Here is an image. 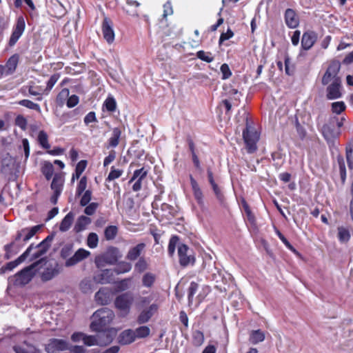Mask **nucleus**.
<instances>
[{
  "label": "nucleus",
  "instance_id": "obj_1",
  "mask_svg": "<svg viewBox=\"0 0 353 353\" xmlns=\"http://www.w3.org/2000/svg\"><path fill=\"white\" fill-rule=\"evenodd\" d=\"M41 228V225H37L32 228H23L18 231L14 240L4 246L6 258L8 259L12 255L16 254L39 232Z\"/></svg>",
  "mask_w": 353,
  "mask_h": 353
},
{
  "label": "nucleus",
  "instance_id": "obj_2",
  "mask_svg": "<svg viewBox=\"0 0 353 353\" xmlns=\"http://www.w3.org/2000/svg\"><path fill=\"white\" fill-rule=\"evenodd\" d=\"M73 251L72 244H66L61 250L60 256L65 259V267L74 266L90 255V252L83 248H79L72 255Z\"/></svg>",
  "mask_w": 353,
  "mask_h": 353
},
{
  "label": "nucleus",
  "instance_id": "obj_3",
  "mask_svg": "<svg viewBox=\"0 0 353 353\" xmlns=\"http://www.w3.org/2000/svg\"><path fill=\"white\" fill-rule=\"evenodd\" d=\"M114 318V312L107 307L97 310L92 315L90 329L94 332H101L109 325Z\"/></svg>",
  "mask_w": 353,
  "mask_h": 353
},
{
  "label": "nucleus",
  "instance_id": "obj_4",
  "mask_svg": "<svg viewBox=\"0 0 353 353\" xmlns=\"http://www.w3.org/2000/svg\"><path fill=\"white\" fill-rule=\"evenodd\" d=\"M341 63L337 60H332L322 77L321 83L323 85L330 83L342 81L339 76Z\"/></svg>",
  "mask_w": 353,
  "mask_h": 353
},
{
  "label": "nucleus",
  "instance_id": "obj_5",
  "mask_svg": "<svg viewBox=\"0 0 353 353\" xmlns=\"http://www.w3.org/2000/svg\"><path fill=\"white\" fill-rule=\"evenodd\" d=\"M243 138L248 152L253 153L257 150L256 143L259 140V134L246 121V128L243 131Z\"/></svg>",
  "mask_w": 353,
  "mask_h": 353
},
{
  "label": "nucleus",
  "instance_id": "obj_6",
  "mask_svg": "<svg viewBox=\"0 0 353 353\" xmlns=\"http://www.w3.org/2000/svg\"><path fill=\"white\" fill-rule=\"evenodd\" d=\"M134 296L130 292L123 293L118 296L114 301L115 307L121 312L122 316L128 315L130 312Z\"/></svg>",
  "mask_w": 353,
  "mask_h": 353
},
{
  "label": "nucleus",
  "instance_id": "obj_7",
  "mask_svg": "<svg viewBox=\"0 0 353 353\" xmlns=\"http://www.w3.org/2000/svg\"><path fill=\"white\" fill-rule=\"evenodd\" d=\"M119 252L117 248L111 247L101 256L96 257L95 263L98 268H102L105 264H114L115 263L119 256Z\"/></svg>",
  "mask_w": 353,
  "mask_h": 353
},
{
  "label": "nucleus",
  "instance_id": "obj_8",
  "mask_svg": "<svg viewBox=\"0 0 353 353\" xmlns=\"http://www.w3.org/2000/svg\"><path fill=\"white\" fill-rule=\"evenodd\" d=\"M38 263L39 262H35L18 272L15 275V283L21 285L28 283L34 275V269Z\"/></svg>",
  "mask_w": 353,
  "mask_h": 353
},
{
  "label": "nucleus",
  "instance_id": "obj_9",
  "mask_svg": "<svg viewBox=\"0 0 353 353\" xmlns=\"http://www.w3.org/2000/svg\"><path fill=\"white\" fill-rule=\"evenodd\" d=\"M26 27L25 20L22 16L17 19L16 25L14 27L12 33L10 38L9 44L10 46H14L24 32Z\"/></svg>",
  "mask_w": 353,
  "mask_h": 353
},
{
  "label": "nucleus",
  "instance_id": "obj_10",
  "mask_svg": "<svg viewBox=\"0 0 353 353\" xmlns=\"http://www.w3.org/2000/svg\"><path fill=\"white\" fill-rule=\"evenodd\" d=\"M326 98L328 100L339 99L342 97V81L327 83Z\"/></svg>",
  "mask_w": 353,
  "mask_h": 353
},
{
  "label": "nucleus",
  "instance_id": "obj_11",
  "mask_svg": "<svg viewBox=\"0 0 353 353\" xmlns=\"http://www.w3.org/2000/svg\"><path fill=\"white\" fill-rule=\"evenodd\" d=\"M114 271L112 269L102 270L96 272L93 279L96 283H110L114 280Z\"/></svg>",
  "mask_w": 353,
  "mask_h": 353
},
{
  "label": "nucleus",
  "instance_id": "obj_12",
  "mask_svg": "<svg viewBox=\"0 0 353 353\" xmlns=\"http://www.w3.org/2000/svg\"><path fill=\"white\" fill-rule=\"evenodd\" d=\"M68 349V343L63 339H52L46 346L48 353H56L58 351H63Z\"/></svg>",
  "mask_w": 353,
  "mask_h": 353
},
{
  "label": "nucleus",
  "instance_id": "obj_13",
  "mask_svg": "<svg viewBox=\"0 0 353 353\" xmlns=\"http://www.w3.org/2000/svg\"><path fill=\"white\" fill-rule=\"evenodd\" d=\"M159 305L156 303L151 304L149 307L141 310L137 317V323L139 324H144L148 323L152 316L157 312Z\"/></svg>",
  "mask_w": 353,
  "mask_h": 353
},
{
  "label": "nucleus",
  "instance_id": "obj_14",
  "mask_svg": "<svg viewBox=\"0 0 353 353\" xmlns=\"http://www.w3.org/2000/svg\"><path fill=\"white\" fill-rule=\"evenodd\" d=\"M32 248H33V244H31L27 248V250L21 256H19L16 260H14L13 261H10V262L8 263L5 266L2 267L0 269L1 273H3L7 270L11 271L14 268H15L17 266H18L20 263L23 262L26 259L28 256L29 255V254H30V251L32 250Z\"/></svg>",
  "mask_w": 353,
  "mask_h": 353
},
{
  "label": "nucleus",
  "instance_id": "obj_15",
  "mask_svg": "<svg viewBox=\"0 0 353 353\" xmlns=\"http://www.w3.org/2000/svg\"><path fill=\"white\" fill-rule=\"evenodd\" d=\"M102 32L103 38L108 43H112L114 40V32L112 28V24L108 17L103 19L102 23Z\"/></svg>",
  "mask_w": 353,
  "mask_h": 353
},
{
  "label": "nucleus",
  "instance_id": "obj_16",
  "mask_svg": "<svg viewBox=\"0 0 353 353\" xmlns=\"http://www.w3.org/2000/svg\"><path fill=\"white\" fill-rule=\"evenodd\" d=\"M317 40V34L312 30H307L303 34L301 47L305 50H310Z\"/></svg>",
  "mask_w": 353,
  "mask_h": 353
},
{
  "label": "nucleus",
  "instance_id": "obj_17",
  "mask_svg": "<svg viewBox=\"0 0 353 353\" xmlns=\"http://www.w3.org/2000/svg\"><path fill=\"white\" fill-rule=\"evenodd\" d=\"M284 19L286 26L289 28H296L299 25V18L296 13L295 10L291 8H288L284 14Z\"/></svg>",
  "mask_w": 353,
  "mask_h": 353
},
{
  "label": "nucleus",
  "instance_id": "obj_18",
  "mask_svg": "<svg viewBox=\"0 0 353 353\" xmlns=\"http://www.w3.org/2000/svg\"><path fill=\"white\" fill-rule=\"evenodd\" d=\"M188 247L185 244H181L178 247V254L179 263L182 266H186L193 263L194 259L190 255H188Z\"/></svg>",
  "mask_w": 353,
  "mask_h": 353
},
{
  "label": "nucleus",
  "instance_id": "obj_19",
  "mask_svg": "<svg viewBox=\"0 0 353 353\" xmlns=\"http://www.w3.org/2000/svg\"><path fill=\"white\" fill-rule=\"evenodd\" d=\"M145 246V243H141L132 248H130L126 254V259L130 261H134L137 259H139L141 254L143 252Z\"/></svg>",
  "mask_w": 353,
  "mask_h": 353
},
{
  "label": "nucleus",
  "instance_id": "obj_20",
  "mask_svg": "<svg viewBox=\"0 0 353 353\" xmlns=\"http://www.w3.org/2000/svg\"><path fill=\"white\" fill-rule=\"evenodd\" d=\"M111 292L108 288L100 289L94 296L95 301L99 305H107L110 301Z\"/></svg>",
  "mask_w": 353,
  "mask_h": 353
},
{
  "label": "nucleus",
  "instance_id": "obj_21",
  "mask_svg": "<svg viewBox=\"0 0 353 353\" xmlns=\"http://www.w3.org/2000/svg\"><path fill=\"white\" fill-rule=\"evenodd\" d=\"M64 175L65 174L63 172L54 174L50 185L54 192L61 193L65 181Z\"/></svg>",
  "mask_w": 353,
  "mask_h": 353
},
{
  "label": "nucleus",
  "instance_id": "obj_22",
  "mask_svg": "<svg viewBox=\"0 0 353 353\" xmlns=\"http://www.w3.org/2000/svg\"><path fill=\"white\" fill-rule=\"evenodd\" d=\"M136 340L133 330L128 329L123 331L119 336L118 341L121 345H129Z\"/></svg>",
  "mask_w": 353,
  "mask_h": 353
},
{
  "label": "nucleus",
  "instance_id": "obj_23",
  "mask_svg": "<svg viewBox=\"0 0 353 353\" xmlns=\"http://www.w3.org/2000/svg\"><path fill=\"white\" fill-rule=\"evenodd\" d=\"M334 126V121H330L329 123L325 124L322 128V133L323 137L327 141H330L339 136V132H337L332 129Z\"/></svg>",
  "mask_w": 353,
  "mask_h": 353
},
{
  "label": "nucleus",
  "instance_id": "obj_24",
  "mask_svg": "<svg viewBox=\"0 0 353 353\" xmlns=\"http://www.w3.org/2000/svg\"><path fill=\"white\" fill-rule=\"evenodd\" d=\"M190 183L193 191L194 196L199 205L203 203V192L199 188V184L192 175L190 176Z\"/></svg>",
  "mask_w": 353,
  "mask_h": 353
},
{
  "label": "nucleus",
  "instance_id": "obj_25",
  "mask_svg": "<svg viewBox=\"0 0 353 353\" xmlns=\"http://www.w3.org/2000/svg\"><path fill=\"white\" fill-rule=\"evenodd\" d=\"M121 133V130L119 128H114L112 129L111 137L108 140V148H116L119 144Z\"/></svg>",
  "mask_w": 353,
  "mask_h": 353
},
{
  "label": "nucleus",
  "instance_id": "obj_26",
  "mask_svg": "<svg viewBox=\"0 0 353 353\" xmlns=\"http://www.w3.org/2000/svg\"><path fill=\"white\" fill-rule=\"evenodd\" d=\"M95 283L93 279L85 278L79 283V289L84 294H90L94 289Z\"/></svg>",
  "mask_w": 353,
  "mask_h": 353
},
{
  "label": "nucleus",
  "instance_id": "obj_27",
  "mask_svg": "<svg viewBox=\"0 0 353 353\" xmlns=\"http://www.w3.org/2000/svg\"><path fill=\"white\" fill-rule=\"evenodd\" d=\"M60 272V268L57 263L55 264L54 267L47 268L42 273L41 279L43 281H47L53 279L54 276L59 274Z\"/></svg>",
  "mask_w": 353,
  "mask_h": 353
},
{
  "label": "nucleus",
  "instance_id": "obj_28",
  "mask_svg": "<svg viewBox=\"0 0 353 353\" xmlns=\"http://www.w3.org/2000/svg\"><path fill=\"white\" fill-rule=\"evenodd\" d=\"M74 218V214L72 212H70L68 213L65 217L62 219L60 225H59V230L61 232H66L68 231L70 226L72 225V223H73Z\"/></svg>",
  "mask_w": 353,
  "mask_h": 353
},
{
  "label": "nucleus",
  "instance_id": "obj_29",
  "mask_svg": "<svg viewBox=\"0 0 353 353\" xmlns=\"http://www.w3.org/2000/svg\"><path fill=\"white\" fill-rule=\"evenodd\" d=\"M87 166V161L85 160L80 161L76 165L75 172L72 174L71 183H73L76 179H78L81 174L84 172Z\"/></svg>",
  "mask_w": 353,
  "mask_h": 353
},
{
  "label": "nucleus",
  "instance_id": "obj_30",
  "mask_svg": "<svg viewBox=\"0 0 353 353\" xmlns=\"http://www.w3.org/2000/svg\"><path fill=\"white\" fill-rule=\"evenodd\" d=\"M41 171L47 180H50L54 174V167L50 161H44L42 163Z\"/></svg>",
  "mask_w": 353,
  "mask_h": 353
},
{
  "label": "nucleus",
  "instance_id": "obj_31",
  "mask_svg": "<svg viewBox=\"0 0 353 353\" xmlns=\"http://www.w3.org/2000/svg\"><path fill=\"white\" fill-rule=\"evenodd\" d=\"M91 223L90 218L85 216H80L74 225V230L76 232H81L82 230H84L88 225H89Z\"/></svg>",
  "mask_w": 353,
  "mask_h": 353
},
{
  "label": "nucleus",
  "instance_id": "obj_32",
  "mask_svg": "<svg viewBox=\"0 0 353 353\" xmlns=\"http://www.w3.org/2000/svg\"><path fill=\"white\" fill-rule=\"evenodd\" d=\"M156 281V276L152 272H147L143 274L141 282L142 285L148 288H151Z\"/></svg>",
  "mask_w": 353,
  "mask_h": 353
},
{
  "label": "nucleus",
  "instance_id": "obj_33",
  "mask_svg": "<svg viewBox=\"0 0 353 353\" xmlns=\"http://www.w3.org/2000/svg\"><path fill=\"white\" fill-rule=\"evenodd\" d=\"M83 341L84 344L88 346H92V345H99L100 346V345H103L105 344V343H104V342L99 341L98 334L96 336L85 334Z\"/></svg>",
  "mask_w": 353,
  "mask_h": 353
},
{
  "label": "nucleus",
  "instance_id": "obj_34",
  "mask_svg": "<svg viewBox=\"0 0 353 353\" xmlns=\"http://www.w3.org/2000/svg\"><path fill=\"white\" fill-rule=\"evenodd\" d=\"M265 339V334L261 330H254L251 332L250 341L252 344H257L263 341Z\"/></svg>",
  "mask_w": 353,
  "mask_h": 353
},
{
  "label": "nucleus",
  "instance_id": "obj_35",
  "mask_svg": "<svg viewBox=\"0 0 353 353\" xmlns=\"http://www.w3.org/2000/svg\"><path fill=\"white\" fill-rule=\"evenodd\" d=\"M37 141L42 148L47 150L50 149V145L48 143V136L45 131H39L37 137Z\"/></svg>",
  "mask_w": 353,
  "mask_h": 353
},
{
  "label": "nucleus",
  "instance_id": "obj_36",
  "mask_svg": "<svg viewBox=\"0 0 353 353\" xmlns=\"http://www.w3.org/2000/svg\"><path fill=\"white\" fill-rule=\"evenodd\" d=\"M60 74L58 73L52 74L49 80L47 81L46 87L43 89V93L45 94H48L50 90L52 89L53 86L59 79Z\"/></svg>",
  "mask_w": 353,
  "mask_h": 353
},
{
  "label": "nucleus",
  "instance_id": "obj_37",
  "mask_svg": "<svg viewBox=\"0 0 353 353\" xmlns=\"http://www.w3.org/2000/svg\"><path fill=\"white\" fill-rule=\"evenodd\" d=\"M132 269V265L128 262H121L118 264V265L114 269V273L117 274H123L128 272Z\"/></svg>",
  "mask_w": 353,
  "mask_h": 353
},
{
  "label": "nucleus",
  "instance_id": "obj_38",
  "mask_svg": "<svg viewBox=\"0 0 353 353\" xmlns=\"http://www.w3.org/2000/svg\"><path fill=\"white\" fill-rule=\"evenodd\" d=\"M148 169L143 167L140 169L136 170L132 178L130 179L129 183H132L135 181L137 179H144L148 174Z\"/></svg>",
  "mask_w": 353,
  "mask_h": 353
},
{
  "label": "nucleus",
  "instance_id": "obj_39",
  "mask_svg": "<svg viewBox=\"0 0 353 353\" xmlns=\"http://www.w3.org/2000/svg\"><path fill=\"white\" fill-rule=\"evenodd\" d=\"M136 339L145 338L150 335V330L148 326L143 325L134 330Z\"/></svg>",
  "mask_w": 353,
  "mask_h": 353
},
{
  "label": "nucleus",
  "instance_id": "obj_40",
  "mask_svg": "<svg viewBox=\"0 0 353 353\" xmlns=\"http://www.w3.org/2000/svg\"><path fill=\"white\" fill-rule=\"evenodd\" d=\"M338 238L341 243L347 242L350 239V234L349 230L344 227H339Z\"/></svg>",
  "mask_w": 353,
  "mask_h": 353
},
{
  "label": "nucleus",
  "instance_id": "obj_41",
  "mask_svg": "<svg viewBox=\"0 0 353 353\" xmlns=\"http://www.w3.org/2000/svg\"><path fill=\"white\" fill-rule=\"evenodd\" d=\"M20 105L24 106L30 110H34L38 112H41V108L39 104L32 102L28 99H23L18 102Z\"/></svg>",
  "mask_w": 353,
  "mask_h": 353
},
{
  "label": "nucleus",
  "instance_id": "obj_42",
  "mask_svg": "<svg viewBox=\"0 0 353 353\" xmlns=\"http://www.w3.org/2000/svg\"><path fill=\"white\" fill-rule=\"evenodd\" d=\"M101 333L98 334L99 336V341H102L105 343V344L103 345L102 346H105L109 345L113 340L114 336L110 333V331L108 332H100Z\"/></svg>",
  "mask_w": 353,
  "mask_h": 353
},
{
  "label": "nucleus",
  "instance_id": "obj_43",
  "mask_svg": "<svg viewBox=\"0 0 353 353\" xmlns=\"http://www.w3.org/2000/svg\"><path fill=\"white\" fill-rule=\"evenodd\" d=\"M148 264L144 257H140L134 265V270L139 273L144 272L148 269Z\"/></svg>",
  "mask_w": 353,
  "mask_h": 353
},
{
  "label": "nucleus",
  "instance_id": "obj_44",
  "mask_svg": "<svg viewBox=\"0 0 353 353\" xmlns=\"http://www.w3.org/2000/svg\"><path fill=\"white\" fill-rule=\"evenodd\" d=\"M118 232V228L114 225H110L107 227L104 232L105 237L107 240L114 239Z\"/></svg>",
  "mask_w": 353,
  "mask_h": 353
},
{
  "label": "nucleus",
  "instance_id": "obj_45",
  "mask_svg": "<svg viewBox=\"0 0 353 353\" xmlns=\"http://www.w3.org/2000/svg\"><path fill=\"white\" fill-rule=\"evenodd\" d=\"M99 243L98 235L94 232H91L87 238V245L92 249L97 247Z\"/></svg>",
  "mask_w": 353,
  "mask_h": 353
},
{
  "label": "nucleus",
  "instance_id": "obj_46",
  "mask_svg": "<svg viewBox=\"0 0 353 353\" xmlns=\"http://www.w3.org/2000/svg\"><path fill=\"white\" fill-rule=\"evenodd\" d=\"M29 350H26L23 347L17 345L13 349L15 353H41V351L33 345H28Z\"/></svg>",
  "mask_w": 353,
  "mask_h": 353
},
{
  "label": "nucleus",
  "instance_id": "obj_47",
  "mask_svg": "<svg viewBox=\"0 0 353 353\" xmlns=\"http://www.w3.org/2000/svg\"><path fill=\"white\" fill-rule=\"evenodd\" d=\"M204 341V335L202 332L196 330L192 334V343L195 346H200Z\"/></svg>",
  "mask_w": 353,
  "mask_h": 353
},
{
  "label": "nucleus",
  "instance_id": "obj_48",
  "mask_svg": "<svg viewBox=\"0 0 353 353\" xmlns=\"http://www.w3.org/2000/svg\"><path fill=\"white\" fill-rule=\"evenodd\" d=\"M28 92L32 96H41L43 93V89L41 86L34 85V83H30L27 85Z\"/></svg>",
  "mask_w": 353,
  "mask_h": 353
},
{
  "label": "nucleus",
  "instance_id": "obj_49",
  "mask_svg": "<svg viewBox=\"0 0 353 353\" xmlns=\"http://www.w3.org/2000/svg\"><path fill=\"white\" fill-rule=\"evenodd\" d=\"M337 161L339 166L341 178L343 183H344L346 178V170L343 157L341 155H339L337 157Z\"/></svg>",
  "mask_w": 353,
  "mask_h": 353
},
{
  "label": "nucleus",
  "instance_id": "obj_50",
  "mask_svg": "<svg viewBox=\"0 0 353 353\" xmlns=\"http://www.w3.org/2000/svg\"><path fill=\"white\" fill-rule=\"evenodd\" d=\"M331 107L332 112L336 114H340L346 108V105L343 101L334 102L332 103Z\"/></svg>",
  "mask_w": 353,
  "mask_h": 353
},
{
  "label": "nucleus",
  "instance_id": "obj_51",
  "mask_svg": "<svg viewBox=\"0 0 353 353\" xmlns=\"http://www.w3.org/2000/svg\"><path fill=\"white\" fill-rule=\"evenodd\" d=\"M103 107L108 112H114L117 108V103L115 99L112 97H108L103 103Z\"/></svg>",
  "mask_w": 353,
  "mask_h": 353
},
{
  "label": "nucleus",
  "instance_id": "obj_52",
  "mask_svg": "<svg viewBox=\"0 0 353 353\" xmlns=\"http://www.w3.org/2000/svg\"><path fill=\"white\" fill-rule=\"evenodd\" d=\"M179 237L177 236H172L169 241L168 252L170 256H173L175 252V248L179 242Z\"/></svg>",
  "mask_w": 353,
  "mask_h": 353
},
{
  "label": "nucleus",
  "instance_id": "obj_53",
  "mask_svg": "<svg viewBox=\"0 0 353 353\" xmlns=\"http://www.w3.org/2000/svg\"><path fill=\"white\" fill-rule=\"evenodd\" d=\"M196 57L201 60L207 63H211L214 60V57L212 56V53L209 52H205L203 50H199L196 52Z\"/></svg>",
  "mask_w": 353,
  "mask_h": 353
},
{
  "label": "nucleus",
  "instance_id": "obj_54",
  "mask_svg": "<svg viewBox=\"0 0 353 353\" xmlns=\"http://www.w3.org/2000/svg\"><path fill=\"white\" fill-rule=\"evenodd\" d=\"M19 61V56L17 54L12 55L8 61L6 63V67L8 68V70L11 72H13L18 64Z\"/></svg>",
  "mask_w": 353,
  "mask_h": 353
},
{
  "label": "nucleus",
  "instance_id": "obj_55",
  "mask_svg": "<svg viewBox=\"0 0 353 353\" xmlns=\"http://www.w3.org/2000/svg\"><path fill=\"white\" fill-rule=\"evenodd\" d=\"M198 288H199L198 283H196V282H194V281L190 283V286L188 288V301L190 303H192L193 297H194V294H196V292H197Z\"/></svg>",
  "mask_w": 353,
  "mask_h": 353
},
{
  "label": "nucleus",
  "instance_id": "obj_56",
  "mask_svg": "<svg viewBox=\"0 0 353 353\" xmlns=\"http://www.w3.org/2000/svg\"><path fill=\"white\" fill-rule=\"evenodd\" d=\"M69 90L68 88H63L57 97V102L59 105H63L65 100L69 97Z\"/></svg>",
  "mask_w": 353,
  "mask_h": 353
},
{
  "label": "nucleus",
  "instance_id": "obj_57",
  "mask_svg": "<svg viewBox=\"0 0 353 353\" xmlns=\"http://www.w3.org/2000/svg\"><path fill=\"white\" fill-rule=\"evenodd\" d=\"M123 174L122 170L115 169L114 166L111 168V170L106 178L107 181H111L119 178Z\"/></svg>",
  "mask_w": 353,
  "mask_h": 353
},
{
  "label": "nucleus",
  "instance_id": "obj_58",
  "mask_svg": "<svg viewBox=\"0 0 353 353\" xmlns=\"http://www.w3.org/2000/svg\"><path fill=\"white\" fill-rule=\"evenodd\" d=\"M50 246V243H47V244H45L43 245H40V243L38 244L37 245V248L39 250H38V251L37 252H35L33 254V259H37V258L40 257L41 256H42L43 254H44L47 252V250H48Z\"/></svg>",
  "mask_w": 353,
  "mask_h": 353
},
{
  "label": "nucleus",
  "instance_id": "obj_59",
  "mask_svg": "<svg viewBox=\"0 0 353 353\" xmlns=\"http://www.w3.org/2000/svg\"><path fill=\"white\" fill-rule=\"evenodd\" d=\"M50 246V243H47V244H45L43 245H40V243L38 244L37 245V248L39 250H38V251L37 252H35L33 254V259H37V258L40 257L41 256H42L43 254H44L47 252V250H48Z\"/></svg>",
  "mask_w": 353,
  "mask_h": 353
},
{
  "label": "nucleus",
  "instance_id": "obj_60",
  "mask_svg": "<svg viewBox=\"0 0 353 353\" xmlns=\"http://www.w3.org/2000/svg\"><path fill=\"white\" fill-rule=\"evenodd\" d=\"M346 158L350 169H353V145L346 148Z\"/></svg>",
  "mask_w": 353,
  "mask_h": 353
},
{
  "label": "nucleus",
  "instance_id": "obj_61",
  "mask_svg": "<svg viewBox=\"0 0 353 353\" xmlns=\"http://www.w3.org/2000/svg\"><path fill=\"white\" fill-rule=\"evenodd\" d=\"M87 187V178L86 176H83L80 179L77 188V194L80 196L83 192H85V188Z\"/></svg>",
  "mask_w": 353,
  "mask_h": 353
},
{
  "label": "nucleus",
  "instance_id": "obj_62",
  "mask_svg": "<svg viewBox=\"0 0 353 353\" xmlns=\"http://www.w3.org/2000/svg\"><path fill=\"white\" fill-rule=\"evenodd\" d=\"M131 279H125L119 281L117 285V288L119 291H125L130 288Z\"/></svg>",
  "mask_w": 353,
  "mask_h": 353
},
{
  "label": "nucleus",
  "instance_id": "obj_63",
  "mask_svg": "<svg viewBox=\"0 0 353 353\" xmlns=\"http://www.w3.org/2000/svg\"><path fill=\"white\" fill-rule=\"evenodd\" d=\"M27 120L23 115H18L15 119V125L21 130H25L27 128Z\"/></svg>",
  "mask_w": 353,
  "mask_h": 353
},
{
  "label": "nucleus",
  "instance_id": "obj_64",
  "mask_svg": "<svg viewBox=\"0 0 353 353\" xmlns=\"http://www.w3.org/2000/svg\"><path fill=\"white\" fill-rule=\"evenodd\" d=\"M91 196H92V192L90 190H85L81 199V201H80L81 205H82V206L87 205L91 200Z\"/></svg>",
  "mask_w": 353,
  "mask_h": 353
}]
</instances>
